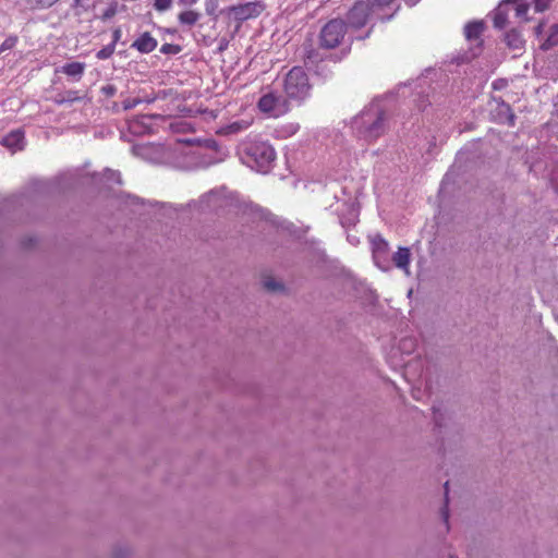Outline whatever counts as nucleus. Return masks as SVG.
I'll use <instances>...</instances> for the list:
<instances>
[{
  "instance_id": "nucleus-1",
  "label": "nucleus",
  "mask_w": 558,
  "mask_h": 558,
  "mask_svg": "<svg viewBox=\"0 0 558 558\" xmlns=\"http://www.w3.org/2000/svg\"><path fill=\"white\" fill-rule=\"evenodd\" d=\"M243 163L259 172H267L276 159L274 147L258 135H248L238 145Z\"/></svg>"
},
{
  "instance_id": "nucleus-2",
  "label": "nucleus",
  "mask_w": 558,
  "mask_h": 558,
  "mask_svg": "<svg viewBox=\"0 0 558 558\" xmlns=\"http://www.w3.org/2000/svg\"><path fill=\"white\" fill-rule=\"evenodd\" d=\"M352 128L365 141H374L385 133V110L379 101H373L353 118Z\"/></svg>"
},
{
  "instance_id": "nucleus-3",
  "label": "nucleus",
  "mask_w": 558,
  "mask_h": 558,
  "mask_svg": "<svg viewBox=\"0 0 558 558\" xmlns=\"http://www.w3.org/2000/svg\"><path fill=\"white\" fill-rule=\"evenodd\" d=\"M310 83L306 73L300 66L289 71L284 81V92L290 99L303 100L310 94Z\"/></svg>"
},
{
  "instance_id": "nucleus-4",
  "label": "nucleus",
  "mask_w": 558,
  "mask_h": 558,
  "mask_svg": "<svg viewBox=\"0 0 558 558\" xmlns=\"http://www.w3.org/2000/svg\"><path fill=\"white\" fill-rule=\"evenodd\" d=\"M347 35V25L342 20L333 19L320 29L319 44L322 48L333 49L340 46Z\"/></svg>"
},
{
  "instance_id": "nucleus-5",
  "label": "nucleus",
  "mask_w": 558,
  "mask_h": 558,
  "mask_svg": "<svg viewBox=\"0 0 558 558\" xmlns=\"http://www.w3.org/2000/svg\"><path fill=\"white\" fill-rule=\"evenodd\" d=\"M372 15L376 16V13L373 12L371 2L359 1L348 13L349 25L354 28L363 27Z\"/></svg>"
},
{
  "instance_id": "nucleus-6",
  "label": "nucleus",
  "mask_w": 558,
  "mask_h": 558,
  "mask_svg": "<svg viewBox=\"0 0 558 558\" xmlns=\"http://www.w3.org/2000/svg\"><path fill=\"white\" fill-rule=\"evenodd\" d=\"M260 111L271 116L279 117L287 112L286 101L272 93L266 94L258 100Z\"/></svg>"
},
{
  "instance_id": "nucleus-7",
  "label": "nucleus",
  "mask_w": 558,
  "mask_h": 558,
  "mask_svg": "<svg viewBox=\"0 0 558 558\" xmlns=\"http://www.w3.org/2000/svg\"><path fill=\"white\" fill-rule=\"evenodd\" d=\"M484 31V23L482 21L469 22L464 26V37L469 43H476V50H472L471 58L477 56L482 45V33Z\"/></svg>"
},
{
  "instance_id": "nucleus-8",
  "label": "nucleus",
  "mask_w": 558,
  "mask_h": 558,
  "mask_svg": "<svg viewBox=\"0 0 558 558\" xmlns=\"http://www.w3.org/2000/svg\"><path fill=\"white\" fill-rule=\"evenodd\" d=\"M263 11V5L256 2H247L244 4L233 5L230 12L235 20L245 21L252 17H257Z\"/></svg>"
},
{
  "instance_id": "nucleus-9",
  "label": "nucleus",
  "mask_w": 558,
  "mask_h": 558,
  "mask_svg": "<svg viewBox=\"0 0 558 558\" xmlns=\"http://www.w3.org/2000/svg\"><path fill=\"white\" fill-rule=\"evenodd\" d=\"M388 248V242L380 235H375L372 238L373 258L376 265L385 270L388 269V266H384L383 263H387Z\"/></svg>"
},
{
  "instance_id": "nucleus-10",
  "label": "nucleus",
  "mask_w": 558,
  "mask_h": 558,
  "mask_svg": "<svg viewBox=\"0 0 558 558\" xmlns=\"http://www.w3.org/2000/svg\"><path fill=\"white\" fill-rule=\"evenodd\" d=\"M158 41L150 33L145 32L141 34L131 45L132 48L136 49L141 53H149L157 48Z\"/></svg>"
},
{
  "instance_id": "nucleus-11",
  "label": "nucleus",
  "mask_w": 558,
  "mask_h": 558,
  "mask_svg": "<svg viewBox=\"0 0 558 558\" xmlns=\"http://www.w3.org/2000/svg\"><path fill=\"white\" fill-rule=\"evenodd\" d=\"M1 144L13 153L21 150L24 147V133L21 130L12 131L2 138Z\"/></svg>"
},
{
  "instance_id": "nucleus-12",
  "label": "nucleus",
  "mask_w": 558,
  "mask_h": 558,
  "mask_svg": "<svg viewBox=\"0 0 558 558\" xmlns=\"http://www.w3.org/2000/svg\"><path fill=\"white\" fill-rule=\"evenodd\" d=\"M410 259L411 253L408 247H399L398 252H396L392 256V262L395 266L403 270L407 276L410 275Z\"/></svg>"
},
{
  "instance_id": "nucleus-13",
  "label": "nucleus",
  "mask_w": 558,
  "mask_h": 558,
  "mask_svg": "<svg viewBox=\"0 0 558 558\" xmlns=\"http://www.w3.org/2000/svg\"><path fill=\"white\" fill-rule=\"evenodd\" d=\"M302 56L305 65L310 69L318 64V62L323 61L320 52L317 49H315L312 44L303 45Z\"/></svg>"
},
{
  "instance_id": "nucleus-14",
  "label": "nucleus",
  "mask_w": 558,
  "mask_h": 558,
  "mask_svg": "<svg viewBox=\"0 0 558 558\" xmlns=\"http://www.w3.org/2000/svg\"><path fill=\"white\" fill-rule=\"evenodd\" d=\"M252 122H253L252 119H241V120L233 121V122L227 124L226 126H223L220 130V133L222 135H235V134L242 133L251 126Z\"/></svg>"
},
{
  "instance_id": "nucleus-15",
  "label": "nucleus",
  "mask_w": 558,
  "mask_h": 558,
  "mask_svg": "<svg viewBox=\"0 0 558 558\" xmlns=\"http://www.w3.org/2000/svg\"><path fill=\"white\" fill-rule=\"evenodd\" d=\"M496 112V119L498 122L507 123L510 126L514 125L515 116L508 104L504 101L498 102Z\"/></svg>"
},
{
  "instance_id": "nucleus-16",
  "label": "nucleus",
  "mask_w": 558,
  "mask_h": 558,
  "mask_svg": "<svg viewBox=\"0 0 558 558\" xmlns=\"http://www.w3.org/2000/svg\"><path fill=\"white\" fill-rule=\"evenodd\" d=\"M85 71V63L83 62H70L61 68V72L68 76L76 78L78 81Z\"/></svg>"
},
{
  "instance_id": "nucleus-17",
  "label": "nucleus",
  "mask_w": 558,
  "mask_h": 558,
  "mask_svg": "<svg viewBox=\"0 0 558 558\" xmlns=\"http://www.w3.org/2000/svg\"><path fill=\"white\" fill-rule=\"evenodd\" d=\"M368 1L372 4L373 12L376 13V16L379 20L389 19L391 16L390 14H387L384 11L386 8H389L390 4H392V2L395 0H368Z\"/></svg>"
},
{
  "instance_id": "nucleus-18",
  "label": "nucleus",
  "mask_w": 558,
  "mask_h": 558,
  "mask_svg": "<svg viewBox=\"0 0 558 558\" xmlns=\"http://www.w3.org/2000/svg\"><path fill=\"white\" fill-rule=\"evenodd\" d=\"M201 19V13L194 10H186L178 15V21L184 26H194Z\"/></svg>"
},
{
  "instance_id": "nucleus-19",
  "label": "nucleus",
  "mask_w": 558,
  "mask_h": 558,
  "mask_svg": "<svg viewBox=\"0 0 558 558\" xmlns=\"http://www.w3.org/2000/svg\"><path fill=\"white\" fill-rule=\"evenodd\" d=\"M513 5L514 9V15L517 19L526 22L529 21V10L530 5L527 3H519L518 0H506V5Z\"/></svg>"
},
{
  "instance_id": "nucleus-20",
  "label": "nucleus",
  "mask_w": 558,
  "mask_h": 558,
  "mask_svg": "<svg viewBox=\"0 0 558 558\" xmlns=\"http://www.w3.org/2000/svg\"><path fill=\"white\" fill-rule=\"evenodd\" d=\"M82 97L78 95L77 90H68L62 95H58L54 98V102L57 105L72 104L74 101L81 100Z\"/></svg>"
},
{
  "instance_id": "nucleus-21",
  "label": "nucleus",
  "mask_w": 558,
  "mask_h": 558,
  "mask_svg": "<svg viewBox=\"0 0 558 558\" xmlns=\"http://www.w3.org/2000/svg\"><path fill=\"white\" fill-rule=\"evenodd\" d=\"M506 41H507V45L512 49H521L523 47V43H524L521 35L515 31H511V32L507 33Z\"/></svg>"
},
{
  "instance_id": "nucleus-22",
  "label": "nucleus",
  "mask_w": 558,
  "mask_h": 558,
  "mask_svg": "<svg viewBox=\"0 0 558 558\" xmlns=\"http://www.w3.org/2000/svg\"><path fill=\"white\" fill-rule=\"evenodd\" d=\"M494 25L497 28H505L507 26V5H500L494 16Z\"/></svg>"
},
{
  "instance_id": "nucleus-23",
  "label": "nucleus",
  "mask_w": 558,
  "mask_h": 558,
  "mask_svg": "<svg viewBox=\"0 0 558 558\" xmlns=\"http://www.w3.org/2000/svg\"><path fill=\"white\" fill-rule=\"evenodd\" d=\"M157 149V147L155 146H151V145H142V146H135L133 147V150L136 155L143 157V158H146V159H149V160H153L150 158V153L153 150Z\"/></svg>"
},
{
  "instance_id": "nucleus-24",
  "label": "nucleus",
  "mask_w": 558,
  "mask_h": 558,
  "mask_svg": "<svg viewBox=\"0 0 558 558\" xmlns=\"http://www.w3.org/2000/svg\"><path fill=\"white\" fill-rule=\"evenodd\" d=\"M119 11V3L117 1H112L108 4L101 15V20L107 21L113 17Z\"/></svg>"
},
{
  "instance_id": "nucleus-25",
  "label": "nucleus",
  "mask_w": 558,
  "mask_h": 558,
  "mask_svg": "<svg viewBox=\"0 0 558 558\" xmlns=\"http://www.w3.org/2000/svg\"><path fill=\"white\" fill-rule=\"evenodd\" d=\"M114 50H116L114 43H111V44L105 46L102 49H100L96 53V57L99 60H107L114 53Z\"/></svg>"
},
{
  "instance_id": "nucleus-26",
  "label": "nucleus",
  "mask_w": 558,
  "mask_h": 558,
  "mask_svg": "<svg viewBox=\"0 0 558 558\" xmlns=\"http://www.w3.org/2000/svg\"><path fill=\"white\" fill-rule=\"evenodd\" d=\"M173 0H154L153 7L159 12L163 13L172 8Z\"/></svg>"
},
{
  "instance_id": "nucleus-27",
  "label": "nucleus",
  "mask_w": 558,
  "mask_h": 558,
  "mask_svg": "<svg viewBox=\"0 0 558 558\" xmlns=\"http://www.w3.org/2000/svg\"><path fill=\"white\" fill-rule=\"evenodd\" d=\"M17 43L16 36H9L4 39V41L0 45V54L7 50H11L15 47Z\"/></svg>"
},
{
  "instance_id": "nucleus-28",
  "label": "nucleus",
  "mask_w": 558,
  "mask_h": 558,
  "mask_svg": "<svg viewBox=\"0 0 558 558\" xmlns=\"http://www.w3.org/2000/svg\"><path fill=\"white\" fill-rule=\"evenodd\" d=\"M553 0H534L533 8L537 13L544 12L549 9Z\"/></svg>"
},
{
  "instance_id": "nucleus-29",
  "label": "nucleus",
  "mask_w": 558,
  "mask_h": 558,
  "mask_svg": "<svg viewBox=\"0 0 558 558\" xmlns=\"http://www.w3.org/2000/svg\"><path fill=\"white\" fill-rule=\"evenodd\" d=\"M181 51V47L173 44H163L160 48V52L163 54H177Z\"/></svg>"
},
{
  "instance_id": "nucleus-30",
  "label": "nucleus",
  "mask_w": 558,
  "mask_h": 558,
  "mask_svg": "<svg viewBox=\"0 0 558 558\" xmlns=\"http://www.w3.org/2000/svg\"><path fill=\"white\" fill-rule=\"evenodd\" d=\"M58 0H28V3L36 8H49L54 4Z\"/></svg>"
},
{
  "instance_id": "nucleus-31",
  "label": "nucleus",
  "mask_w": 558,
  "mask_h": 558,
  "mask_svg": "<svg viewBox=\"0 0 558 558\" xmlns=\"http://www.w3.org/2000/svg\"><path fill=\"white\" fill-rule=\"evenodd\" d=\"M264 287L269 291H277L281 288V284L275 281V279L268 278L264 281Z\"/></svg>"
},
{
  "instance_id": "nucleus-32",
  "label": "nucleus",
  "mask_w": 558,
  "mask_h": 558,
  "mask_svg": "<svg viewBox=\"0 0 558 558\" xmlns=\"http://www.w3.org/2000/svg\"><path fill=\"white\" fill-rule=\"evenodd\" d=\"M141 102H142V100L138 98L125 99L122 102V107L124 110H130V109H133L134 107H136Z\"/></svg>"
},
{
  "instance_id": "nucleus-33",
  "label": "nucleus",
  "mask_w": 558,
  "mask_h": 558,
  "mask_svg": "<svg viewBox=\"0 0 558 558\" xmlns=\"http://www.w3.org/2000/svg\"><path fill=\"white\" fill-rule=\"evenodd\" d=\"M202 202H206L208 206H217V194L215 192H210L203 196Z\"/></svg>"
},
{
  "instance_id": "nucleus-34",
  "label": "nucleus",
  "mask_w": 558,
  "mask_h": 558,
  "mask_svg": "<svg viewBox=\"0 0 558 558\" xmlns=\"http://www.w3.org/2000/svg\"><path fill=\"white\" fill-rule=\"evenodd\" d=\"M101 92L108 96V97H112L116 92H117V88L113 86V85H106V86H102L101 87Z\"/></svg>"
},
{
  "instance_id": "nucleus-35",
  "label": "nucleus",
  "mask_w": 558,
  "mask_h": 558,
  "mask_svg": "<svg viewBox=\"0 0 558 558\" xmlns=\"http://www.w3.org/2000/svg\"><path fill=\"white\" fill-rule=\"evenodd\" d=\"M558 33V26L554 27V32L548 37L547 41L549 45H556L558 43V37L556 36Z\"/></svg>"
},
{
  "instance_id": "nucleus-36",
  "label": "nucleus",
  "mask_w": 558,
  "mask_h": 558,
  "mask_svg": "<svg viewBox=\"0 0 558 558\" xmlns=\"http://www.w3.org/2000/svg\"><path fill=\"white\" fill-rule=\"evenodd\" d=\"M106 174H108V179L109 180H116L118 183L121 182L120 180V173L116 172V171H112L110 169L106 170Z\"/></svg>"
},
{
  "instance_id": "nucleus-37",
  "label": "nucleus",
  "mask_w": 558,
  "mask_h": 558,
  "mask_svg": "<svg viewBox=\"0 0 558 558\" xmlns=\"http://www.w3.org/2000/svg\"><path fill=\"white\" fill-rule=\"evenodd\" d=\"M198 0H178V4L181 7H191L197 3Z\"/></svg>"
},
{
  "instance_id": "nucleus-38",
  "label": "nucleus",
  "mask_w": 558,
  "mask_h": 558,
  "mask_svg": "<svg viewBox=\"0 0 558 558\" xmlns=\"http://www.w3.org/2000/svg\"><path fill=\"white\" fill-rule=\"evenodd\" d=\"M121 35H122V32L120 28H116L112 33V43H114V45L120 40L121 38Z\"/></svg>"
},
{
  "instance_id": "nucleus-39",
  "label": "nucleus",
  "mask_w": 558,
  "mask_h": 558,
  "mask_svg": "<svg viewBox=\"0 0 558 558\" xmlns=\"http://www.w3.org/2000/svg\"><path fill=\"white\" fill-rule=\"evenodd\" d=\"M286 129H287L288 135H293L299 130V125L298 124H289L286 126Z\"/></svg>"
},
{
  "instance_id": "nucleus-40",
  "label": "nucleus",
  "mask_w": 558,
  "mask_h": 558,
  "mask_svg": "<svg viewBox=\"0 0 558 558\" xmlns=\"http://www.w3.org/2000/svg\"><path fill=\"white\" fill-rule=\"evenodd\" d=\"M408 343L412 345V344H413V340H411V339H404V340L402 341V347H403V348H405V347L408 345Z\"/></svg>"
},
{
  "instance_id": "nucleus-41",
  "label": "nucleus",
  "mask_w": 558,
  "mask_h": 558,
  "mask_svg": "<svg viewBox=\"0 0 558 558\" xmlns=\"http://www.w3.org/2000/svg\"><path fill=\"white\" fill-rule=\"evenodd\" d=\"M442 517H444L445 522H447V521H448V517H449V514H448V511H447V510H444V511H442Z\"/></svg>"
},
{
  "instance_id": "nucleus-42",
  "label": "nucleus",
  "mask_w": 558,
  "mask_h": 558,
  "mask_svg": "<svg viewBox=\"0 0 558 558\" xmlns=\"http://www.w3.org/2000/svg\"><path fill=\"white\" fill-rule=\"evenodd\" d=\"M355 220H356V215L354 214L353 218H352V219H350V223H354V222H355Z\"/></svg>"
},
{
  "instance_id": "nucleus-43",
  "label": "nucleus",
  "mask_w": 558,
  "mask_h": 558,
  "mask_svg": "<svg viewBox=\"0 0 558 558\" xmlns=\"http://www.w3.org/2000/svg\"><path fill=\"white\" fill-rule=\"evenodd\" d=\"M211 10H213V7H209V8L207 7L206 8V11H207L208 14H211Z\"/></svg>"
},
{
  "instance_id": "nucleus-44",
  "label": "nucleus",
  "mask_w": 558,
  "mask_h": 558,
  "mask_svg": "<svg viewBox=\"0 0 558 558\" xmlns=\"http://www.w3.org/2000/svg\"><path fill=\"white\" fill-rule=\"evenodd\" d=\"M211 10H213V7H209V8L207 7L206 8V11H207L208 14H211Z\"/></svg>"
},
{
  "instance_id": "nucleus-45",
  "label": "nucleus",
  "mask_w": 558,
  "mask_h": 558,
  "mask_svg": "<svg viewBox=\"0 0 558 558\" xmlns=\"http://www.w3.org/2000/svg\"><path fill=\"white\" fill-rule=\"evenodd\" d=\"M136 124H137V121L132 122L131 128L135 129Z\"/></svg>"
},
{
  "instance_id": "nucleus-46",
  "label": "nucleus",
  "mask_w": 558,
  "mask_h": 558,
  "mask_svg": "<svg viewBox=\"0 0 558 558\" xmlns=\"http://www.w3.org/2000/svg\"><path fill=\"white\" fill-rule=\"evenodd\" d=\"M446 495L448 494V483H445Z\"/></svg>"
},
{
  "instance_id": "nucleus-47",
  "label": "nucleus",
  "mask_w": 558,
  "mask_h": 558,
  "mask_svg": "<svg viewBox=\"0 0 558 558\" xmlns=\"http://www.w3.org/2000/svg\"><path fill=\"white\" fill-rule=\"evenodd\" d=\"M450 558H454V557H450Z\"/></svg>"
}]
</instances>
